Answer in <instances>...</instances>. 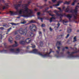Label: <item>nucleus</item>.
I'll return each instance as SVG.
<instances>
[{"label": "nucleus", "mask_w": 79, "mask_h": 79, "mask_svg": "<svg viewBox=\"0 0 79 79\" xmlns=\"http://www.w3.org/2000/svg\"><path fill=\"white\" fill-rule=\"evenodd\" d=\"M10 24H11L12 25V26L15 25H16V23H10Z\"/></svg>", "instance_id": "34"}, {"label": "nucleus", "mask_w": 79, "mask_h": 79, "mask_svg": "<svg viewBox=\"0 0 79 79\" xmlns=\"http://www.w3.org/2000/svg\"><path fill=\"white\" fill-rule=\"evenodd\" d=\"M56 52L57 54H59V51H56Z\"/></svg>", "instance_id": "54"}, {"label": "nucleus", "mask_w": 79, "mask_h": 79, "mask_svg": "<svg viewBox=\"0 0 79 79\" xmlns=\"http://www.w3.org/2000/svg\"><path fill=\"white\" fill-rule=\"evenodd\" d=\"M69 36V34H68L67 35V36L66 37V39H67Z\"/></svg>", "instance_id": "43"}, {"label": "nucleus", "mask_w": 79, "mask_h": 79, "mask_svg": "<svg viewBox=\"0 0 79 79\" xmlns=\"http://www.w3.org/2000/svg\"><path fill=\"white\" fill-rule=\"evenodd\" d=\"M15 44H13V45H10L9 46H8L6 45V43L4 44V46H5V48H6V49H8L10 48L15 47L18 46V44H17V42H16V41H15Z\"/></svg>", "instance_id": "7"}, {"label": "nucleus", "mask_w": 79, "mask_h": 79, "mask_svg": "<svg viewBox=\"0 0 79 79\" xmlns=\"http://www.w3.org/2000/svg\"><path fill=\"white\" fill-rule=\"evenodd\" d=\"M60 24L59 23L57 24V26H58V27H57V28H58L60 26Z\"/></svg>", "instance_id": "50"}, {"label": "nucleus", "mask_w": 79, "mask_h": 79, "mask_svg": "<svg viewBox=\"0 0 79 79\" xmlns=\"http://www.w3.org/2000/svg\"><path fill=\"white\" fill-rule=\"evenodd\" d=\"M52 19H50V22L52 23Z\"/></svg>", "instance_id": "53"}, {"label": "nucleus", "mask_w": 79, "mask_h": 79, "mask_svg": "<svg viewBox=\"0 0 79 79\" xmlns=\"http://www.w3.org/2000/svg\"><path fill=\"white\" fill-rule=\"evenodd\" d=\"M77 41V40H76V36H74V38H73V42L74 43Z\"/></svg>", "instance_id": "23"}, {"label": "nucleus", "mask_w": 79, "mask_h": 79, "mask_svg": "<svg viewBox=\"0 0 79 79\" xmlns=\"http://www.w3.org/2000/svg\"><path fill=\"white\" fill-rule=\"evenodd\" d=\"M78 52H79V50L78 51L72 52L71 54L70 53V52H67V53L68 55H69V56H68V58H74L79 57V56H78V55L75 56L73 55V54L77 53Z\"/></svg>", "instance_id": "5"}, {"label": "nucleus", "mask_w": 79, "mask_h": 79, "mask_svg": "<svg viewBox=\"0 0 79 79\" xmlns=\"http://www.w3.org/2000/svg\"><path fill=\"white\" fill-rule=\"evenodd\" d=\"M50 19H55V17H52L51 18H50Z\"/></svg>", "instance_id": "52"}, {"label": "nucleus", "mask_w": 79, "mask_h": 79, "mask_svg": "<svg viewBox=\"0 0 79 79\" xmlns=\"http://www.w3.org/2000/svg\"><path fill=\"white\" fill-rule=\"evenodd\" d=\"M27 27H25L24 29H22V28H20L18 30V32H19L20 35H23L24 36L26 35L27 33Z\"/></svg>", "instance_id": "6"}, {"label": "nucleus", "mask_w": 79, "mask_h": 79, "mask_svg": "<svg viewBox=\"0 0 79 79\" xmlns=\"http://www.w3.org/2000/svg\"><path fill=\"white\" fill-rule=\"evenodd\" d=\"M45 7V6H48V5H47V4H44V5H43V6H43Z\"/></svg>", "instance_id": "45"}, {"label": "nucleus", "mask_w": 79, "mask_h": 79, "mask_svg": "<svg viewBox=\"0 0 79 79\" xmlns=\"http://www.w3.org/2000/svg\"><path fill=\"white\" fill-rule=\"evenodd\" d=\"M72 30H71V28L70 27L68 28V30H67V32L69 33H70L71 32Z\"/></svg>", "instance_id": "17"}, {"label": "nucleus", "mask_w": 79, "mask_h": 79, "mask_svg": "<svg viewBox=\"0 0 79 79\" xmlns=\"http://www.w3.org/2000/svg\"><path fill=\"white\" fill-rule=\"evenodd\" d=\"M21 4H18V5H15V9H18L19 7H21Z\"/></svg>", "instance_id": "12"}, {"label": "nucleus", "mask_w": 79, "mask_h": 79, "mask_svg": "<svg viewBox=\"0 0 79 79\" xmlns=\"http://www.w3.org/2000/svg\"><path fill=\"white\" fill-rule=\"evenodd\" d=\"M62 51H64V48H62Z\"/></svg>", "instance_id": "58"}, {"label": "nucleus", "mask_w": 79, "mask_h": 79, "mask_svg": "<svg viewBox=\"0 0 79 79\" xmlns=\"http://www.w3.org/2000/svg\"><path fill=\"white\" fill-rule=\"evenodd\" d=\"M63 23H64V25H67V24H66V23H67V22H68V21H64V20H63Z\"/></svg>", "instance_id": "24"}, {"label": "nucleus", "mask_w": 79, "mask_h": 79, "mask_svg": "<svg viewBox=\"0 0 79 79\" xmlns=\"http://www.w3.org/2000/svg\"><path fill=\"white\" fill-rule=\"evenodd\" d=\"M63 35H59L57 36V39H60L61 38H62Z\"/></svg>", "instance_id": "25"}, {"label": "nucleus", "mask_w": 79, "mask_h": 79, "mask_svg": "<svg viewBox=\"0 0 79 79\" xmlns=\"http://www.w3.org/2000/svg\"><path fill=\"white\" fill-rule=\"evenodd\" d=\"M64 8H65V7L64 6L62 7V9H63V10L64 9Z\"/></svg>", "instance_id": "63"}, {"label": "nucleus", "mask_w": 79, "mask_h": 79, "mask_svg": "<svg viewBox=\"0 0 79 79\" xmlns=\"http://www.w3.org/2000/svg\"><path fill=\"white\" fill-rule=\"evenodd\" d=\"M57 49L60 51V47H57Z\"/></svg>", "instance_id": "44"}, {"label": "nucleus", "mask_w": 79, "mask_h": 79, "mask_svg": "<svg viewBox=\"0 0 79 79\" xmlns=\"http://www.w3.org/2000/svg\"><path fill=\"white\" fill-rule=\"evenodd\" d=\"M62 3V1H58V2H57V4H56V5H54L53 6H59V4L60 3Z\"/></svg>", "instance_id": "15"}, {"label": "nucleus", "mask_w": 79, "mask_h": 79, "mask_svg": "<svg viewBox=\"0 0 79 79\" xmlns=\"http://www.w3.org/2000/svg\"><path fill=\"white\" fill-rule=\"evenodd\" d=\"M38 7L40 8V9H41L44 7V6H38Z\"/></svg>", "instance_id": "31"}, {"label": "nucleus", "mask_w": 79, "mask_h": 79, "mask_svg": "<svg viewBox=\"0 0 79 79\" xmlns=\"http://www.w3.org/2000/svg\"><path fill=\"white\" fill-rule=\"evenodd\" d=\"M18 34L17 32V31H15V34L16 35V34Z\"/></svg>", "instance_id": "60"}, {"label": "nucleus", "mask_w": 79, "mask_h": 79, "mask_svg": "<svg viewBox=\"0 0 79 79\" xmlns=\"http://www.w3.org/2000/svg\"><path fill=\"white\" fill-rule=\"evenodd\" d=\"M4 52L5 53H7L8 52V50H3L2 51H0V52Z\"/></svg>", "instance_id": "20"}, {"label": "nucleus", "mask_w": 79, "mask_h": 79, "mask_svg": "<svg viewBox=\"0 0 79 79\" xmlns=\"http://www.w3.org/2000/svg\"><path fill=\"white\" fill-rule=\"evenodd\" d=\"M26 43V42L23 41H20L19 42V44H22V45H25Z\"/></svg>", "instance_id": "14"}, {"label": "nucleus", "mask_w": 79, "mask_h": 79, "mask_svg": "<svg viewBox=\"0 0 79 79\" xmlns=\"http://www.w3.org/2000/svg\"><path fill=\"white\" fill-rule=\"evenodd\" d=\"M75 15H76V16L74 15V19H77V15L75 14Z\"/></svg>", "instance_id": "32"}, {"label": "nucleus", "mask_w": 79, "mask_h": 79, "mask_svg": "<svg viewBox=\"0 0 79 79\" xmlns=\"http://www.w3.org/2000/svg\"><path fill=\"white\" fill-rule=\"evenodd\" d=\"M21 17H22V16H21V15H20V16L17 17V19H19L20 18H21Z\"/></svg>", "instance_id": "42"}, {"label": "nucleus", "mask_w": 79, "mask_h": 79, "mask_svg": "<svg viewBox=\"0 0 79 79\" xmlns=\"http://www.w3.org/2000/svg\"><path fill=\"white\" fill-rule=\"evenodd\" d=\"M49 9V7H46V9H45V10H48V9Z\"/></svg>", "instance_id": "56"}, {"label": "nucleus", "mask_w": 79, "mask_h": 79, "mask_svg": "<svg viewBox=\"0 0 79 79\" xmlns=\"http://www.w3.org/2000/svg\"><path fill=\"white\" fill-rule=\"evenodd\" d=\"M56 11H55V13H56V15H57V16L60 17V22H61L62 21V18L63 17V16H65L66 17H67V18H69V20L70 21L71 20V19L72 18V14L69 15L68 14V15H66L65 14H59L57 12H56Z\"/></svg>", "instance_id": "3"}, {"label": "nucleus", "mask_w": 79, "mask_h": 79, "mask_svg": "<svg viewBox=\"0 0 79 79\" xmlns=\"http://www.w3.org/2000/svg\"><path fill=\"white\" fill-rule=\"evenodd\" d=\"M10 39H12V37H10V38H9V39H8V41L10 42V43L11 44L13 43V41L10 40Z\"/></svg>", "instance_id": "22"}, {"label": "nucleus", "mask_w": 79, "mask_h": 79, "mask_svg": "<svg viewBox=\"0 0 79 79\" xmlns=\"http://www.w3.org/2000/svg\"><path fill=\"white\" fill-rule=\"evenodd\" d=\"M21 38V37L19 35H18L16 37H15V39L17 40H19Z\"/></svg>", "instance_id": "19"}, {"label": "nucleus", "mask_w": 79, "mask_h": 79, "mask_svg": "<svg viewBox=\"0 0 79 79\" xmlns=\"http://www.w3.org/2000/svg\"><path fill=\"white\" fill-rule=\"evenodd\" d=\"M16 10H17V11L16 12H17V14H19V15L22 14V13L25 14L26 13L25 12H26L25 14H23V15H20V16H22V17L24 18H28L32 17V15H31L33 13V12H32V10L29 11L30 12L29 13V10H23L22 9H20L19 11L18 10V9H16Z\"/></svg>", "instance_id": "1"}, {"label": "nucleus", "mask_w": 79, "mask_h": 79, "mask_svg": "<svg viewBox=\"0 0 79 79\" xmlns=\"http://www.w3.org/2000/svg\"><path fill=\"white\" fill-rule=\"evenodd\" d=\"M47 10H43V13H45L47 12Z\"/></svg>", "instance_id": "33"}, {"label": "nucleus", "mask_w": 79, "mask_h": 79, "mask_svg": "<svg viewBox=\"0 0 79 79\" xmlns=\"http://www.w3.org/2000/svg\"><path fill=\"white\" fill-rule=\"evenodd\" d=\"M56 1V0H52V2H53L55 3V2Z\"/></svg>", "instance_id": "46"}, {"label": "nucleus", "mask_w": 79, "mask_h": 79, "mask_svg": "<svg viewBox=\"0 0 79 79\" xmlns=\"http://www.w3.org/2000/svg\"><path fill=\"white\" fill-rule=\"evenodd\" d=\"M22 2V1H19V2H18V3H21Z\"/></svg>", "instance_id": "47"}, {"label": "nucleus", "mask_w": 79, "mask_h": 79, "mask_svg": "<svg viewBox=\"0 0 79 79\" xmlns=\"http://www.w3.org/2000/svg\"><path fill=\"white\" fill-rule=\"evenodd\" d=\"M26 23V22L24 21L23 22H21V23L22 24H25Z\"/></svg>", "instance_id": "39"}, {"label": "nucleus", "mask_w": 79, "mask_h": 79, "mask_svg": "<svg viewBox=\"0 0 79 79\" xmlns=\"http://www.w3.org/2000/svg\"><path fill=\"white\" fill-rule=\"evenodd\" d=\"M4 28L3 27H0V29L1 30H3L4 29Z\"/></svg>", "instance_id": "49"}, {"label": "nucleus", "mask_w": 79, "mask_h": 79, "mask_svg": "<svg viewBox=\"0 0 79 79\" xmlns=\"http://www.w3.org/2000/svg\"><path fill=\"white\" fill-rule=\"evenodd\" d=\"M29 39H30V38H28V39H26L25 41L24 42L27 44H28L31 41V40H29Z\"/></svg>", "instance_id": "13"}, {"label": "nucleus", "mask_w": 79, "mask_h": 79, "mask_svg": "<svg viewBox=\"0 0 79 79\" xmlns=\"http://www.w3.org/2000/svg\"><path fill=\"white\" fill-rule=\"evenodd\" d=\"M38 19L39 20H40L41 21V22H43V19L42 18H40L38 16Z\"/></svg>", "instance_id": "29"}, {"label": "nucleus", "mask_w": 79, "mask_h": 79, "mask_svg": "<svg viewBox=\"0 0 79 79\" xmlns=\"http://www.w3.org/2000/svg\"><path fill=\"white\" fill-rule=\"evenodd\" d=\"M78 7H79V6H77L76 7V8Z\"/></svg>", "instance_id": "64"}, {"label": "nucleus", "mask_w": 79, "mask_h": 79, "mask_svg": "<svg viewBox=\"0 0 79 79\" xmlns=\"http://www.w3.org/2000/svg\"><path fill=\"white\" fill-rule=\"evenodd\" d=\"M50 52L48 53V52H46V54H43L41 53H40V52H39L38 51V50L36 49H35L34 50H33V51H29V53H35L36 54H37L40 56H41L43 57V58H46L47 57H51L52 56L49 55H50V53H51L52 52H54V51H52V49H50Z\"/></svg>", "instance_id": "2"}, {"label": "nucleus", "mask_w": 79, "mask_h": 79, "mask_svg": "<svg viewBox=\"0 0 79 79\" xmlns=\"http://www.w3.org/2000/svg\"><path fill=\"white\" fill-rule=\"evenodd\" d=\"M15 51V53L18 54L20 52V49L19 48L16 49Z\"/></svg>", "instance_id": "16"}, {"label": "nucleus", "mask_w": 79, "mask_h": 79, "mask_svg": "<svg viewBox=\"0 0 79 79\" xmlns=\"http://www.w3.org/2000/svg\"><path fill=\"white\" fill-rule=\"evenodd\" d=\"M70 2L69 1V2H67V1H65V2L64 3V4L69 5Z\"/></svg>", "instance_id": "26"}, {"label": "nucleus", "mask_w": 79, "mask_h": 79, "mask_svg": "<svg viewBox=\"0 0 79 79\" xmlns=\"http://www.w3.org/2000/svg\"><path fill=\"white\" fill-rule=\"evenodd\" d=\"M61 44V41H58L57 42V43H56V46L57 45H59Z\"/></svg>", "instance_id": "21"}, {"label": "nucleus", "mask_w": 79, "mask_h": 79, "mask_svg": "<svg viewBox=\"0 0 79 79\" xmlns=\"http://www.w3.org/2000/svg\"><path fill=\"white\" fill-rule=\"evenodd\" d=\"M43 42L40 41V46L41 47H43Z\"/></svg>", "instance_id": "28"}, {"label": "nucleus", "mask_w": 79, "mask_h": 79, "mask_svg": "<svg viewBox=\"0 0 79 79\" xmlns=\"http://www.w3.org/2000/svg\"><path fill=\"white\" fill-rule=\"evenodd\" d=\"M29 29H30L31 31L33 32H36V30H37V28L35 25L33 24H32V26H30Z\"/></svg>", "instance_id": "8"}, {"label": "nucleus", "mask_w": 79, "mask_h": 79, "mask_svg": "<svg viewBox=\"0 0 79 79\" xmlns=\"http://www.w3.org/2000/svg\"><path fill=\"white\" fill-rule=\"evenodd\" d=\"M7 26V24H6V25H3V27H5L6 26Z\"/></svg>", "instance_id": "57"}, {"label": "nucleus", "mask_w": 79, "mask_h": 79, "mask_svg": "<svg viewBox=\"0 0 79 79\" xmlns=\"http://www.w3.org/2000/svg\"><path fill=\"white\" fill-rule=\"evenodd\" d=\"M28 36L31 38L32 37L34 36V34L33 32L29 31L28 33Z\"/></svg>", "instance_id": "10"}, {"label": "nucleus", "mask_w": 79, "mask_h": 79, "mask_svg": "<svg viewBox=\"0 0 79 79\" xmlns=\"http://www.w3.org/2000/svg\"><path fill=\"white\" fill-rule=\"evenodd\" d=\"M9 50L10 52L12 53H14L15 51V49L12 48L10 49Z\"/></svg>", "instance_id": "18"}, {"label": "nucleus", "mask_w": 79, "mask_h": 79, "mask_svg": "<svg viewBox=\"0 0 79 79\" xmlns=\"http://www.w3.org/2000/svg\"><path fill=\"white\" fill-rule=\"evenodd\" d=\"M31 3V2L30 1H29V2H28V4H27L28 5H29L30 3Z\"/></svg>", "instance_id": "51"}, {"label": "nucleus", "mask_w": 79, "mask_h": 79, "mask_svg": "<svg viewBox=\"0 0 79 79\" xmlns=\"http://www.w3.org/2000/svg\"><path fill=\"white\" fill-rule=\"evenodd\" d=\"M65 48L66 49H69V48L67 47H65Z\"/></svg>", "instance_id": "61"}, {"label": "nucleus", "mask_w": 79, "mask_h": 79, "mask_svg": "<svg viewBox=\"0 0 79 79\" xmlns=\"http://www.w3.org/2000/svg\"><path fill=\"white\" fill-rule=\"evenodd\" d=\"M40 12H38L37 13V15H38V16H39L40 15Z\"/></svg>", "instance_id": "40"}, {"label": "nucleus", "mask_w": 79, "mask_h": 79, "mask_svg": "<svg viewBox=\"0 0 79 79\" xmlns=\"http://www.w3.org/2000/svg\"><path fill=\"white\" fill-rule=\"evenodd\" d=\"M64 11L66 13H75V15H77V8L75 7V9L73 10H71L69 11V6H67L66 9L64 10Z\"/></svg>", "instance_id": "4"}, {"label": "nucleus", "mask_w": 79, "mask_h": 79, "mask_svg": "<svg viewBox=\"0 0 79 79\" xmlns=\"http://www.w3.org/2000/svg\"><path fill=\"white\" fill-rule=\"evenodd\" d=\"M31 47L33 48H35V45H34L32 47Z\"/></svg>", "instance_id": "38"}, {"label": "nucleus", "mask_w": 79, "mask_h": 79, "mask_svg": "<svg viewBox=\"0 0 79 79\" xmlns=\"http://www.w3.org/2000/svg\"><path fill=\"white\" fill-rule=\"evenodd\" d=\"M10 15L12 16H13L14 15H16L17 14V11L15 12H13L12 11H10Z\"/></svg>", "instance_id": "11"}, {"label": "nucleus", "mask_w": 79, "mask_h": 79, "mask_svg": "<svg viewBox=\"0 0 79 79\" xmlns=\"http://www.w3.org/2000/svg\"><path fill=\"white\" fill-rule=\"evenodd\" d=\"M30 23H34V21H33V20H31L30 21Z\"/></svg>", "instance_id": "35"}, {"label": "nucleus", "mask_w": 79, "mask_h": 79, "mask_svg": "<svg viewBox=\"0 0 79 79\" xmlns=\"http://www.w3.org/2000/svg\"><path fill=\"white\" fill-rule=\"evenodd\" d=\"M75 1H73V3H72V6H74V4H75V2H76V0H75Z\"/></svg>", "instance_id": "30"}, {"label": "nucleus", "mask_w": 79, "mask_h": 79, "mask_svg": "<svg viewBox=\"0 0 79 79\" xmlns=\"http://www.w3.org/2000/svg\"><path fill=\"white\" fill-rule=\"evenodd\" d=\"M41 27H45V24H42L41 25Z\"/></svg>", "instance_id": "41"}, {"label": "nucleus", "mask_w": 79, "mask_h": 79, "mask_svg": "<svg viewBox=\"0 0 79 79\" xmlns=\"http://www.w3.org/2000/svg\"><path fill=\"white\" fill-rule=\"evenodd\" d=\"M0 6L3 7V5L2 4H0Z\"/></svg>", "instance_id": "62"}, {"label": "nucleus", "mask_w": 79, "mask_h": 79, "mask_svg": "<svg viewBox=\"0 0 79 79\" xmlns=\"http://www.w3.org/2000/svg\"><path fill=\"white\" fill-rule=\"evenodd\" d=\"M49 29H50V31H52V29L51 27H50L49 28Z\"/></svg>", "instance_id": "48"}, {"label": "nucleus", "mask_w": 79, "mask_h": 79, "mask_svg": "<svg viewBox=\"0 0 79 79\" xmlns=\"http://www.w3.org/2000/svg\"><path fill=\"white\" fill-rule=\"evenodd\" d=\"M11 29V28H10L9 29H8V30H7V32H9L10 31V30Z\"/></svg>", "instance_id": "37"}, {"label": "nucleus", "mask_w": 79, "mask_h": 79, "mask_svg": "<svg viewBox=\"0 0 79 79\" xmlns=\"http://www.w3.org/2000/svg\"><path fill=\"white\" fill-rule=\"evenodd\" d=\"M39 34H41V31H39Z\"/></svg>", "instance_id": "59"}, {"label": "nucleus", "mask_w": 79, "mask_h": 79, "mask_svg": "<svg viewBox=\"0 0 79 79\" xmlns=\"http://www.w3.org/2000/svg\"><path fill=\"white\" fill-rule=\"evenodd\" d=\"M49 15H50V16H54L55 15L54 14L52 15V14H50V13L49 14Z\"/></svg>", "instance_id": "36"}, {"label": "nucleus", "mask_w": 79, "mask_h": 79, "mask_svg": "<svg viewBox=\"0 0 79 79\" xmlns=\"http://www.w3.org/2000/svg\"><path fill=\"white\" fill-rule=\"evenodd\" d=\"M57 8L58 9L60 10V11H59V12L60 13H62V11H63L61 9V8H60V7H57Z\"/></svg>", "instance_id": "27"}, {"label": "nucleus", "mask_w": 79, "mask_h": 79, "mask_svg": "<svg viewBox=\"0 0 79 79\" xmlns=\"http://www.w3.org/2000/svg\"><path fill=\"white\" fill-rule=\"evenodd\" d=\"M28 4H23V6H24V7L25 8H24V9L26 10V11H27V10H29V11H31V9H29L28 8Z\"/></svg>", "instance_id": "9"}, {"label": "nucleus", "mask_w": 79, "mask_h": 79, "mask_svg": "<svg viewBox=\"0 0 79 79\" xmlns=\"http://www.w3.org/2000/svg\"><path fill=\"white\" fill-rule=\"evenodd\" d=\"M5 9V6H4L2 8L3 10H4Z\"/></svg>", "instance_id": "55"}]
</instances>
